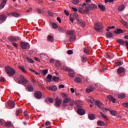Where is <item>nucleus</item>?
<instances>
[{
  "label": "nucleus",
  "instance_id": "6ab92c4d",
  "mask_svg": "<svg viewBox=\"0 0 128 128\" xmlns=\"http://www.w3.org/2000/svg\"><path fill=\"white\" fill-rule=\"evenodd\" d=\"M6 2H8V0H3L1 4H0V9L2 10L4 8V6L6 4Z\"/></svg>",
  "mask_w": 128,
  "mask_h": 128
},
{
  "label": "nucleus",
  "instance_id": "864d4df0",
  "mask_svg": "<svg viewBox=\"0 0 128 128\" xmlns=\"http://www.w3.org/2000/svg\"><path fill=\"white\" fill-rule=\"evenodd\" d=\"M61 95H62V97L64 98H68V94H64V93H62L61 94Z\"/></svg>",
  "mask_w": 128,
  "mask_h": 128
},
{
  "label": "nucleus",
  "instance_id": "c9c22d12",
  "mask_svg": "<svg viewBox=\"0 0 128 128\" xmlns=\"http://www.w3.org/2000/svg\"><path fill=\"white\" fill-rule=\"evenodd\" d=\"M50 90H52V92H56L58 88H56V86L54 85L50 87Z\"/></svg>",
  "mask_w": 128,
  "mask_h": 128
},
{
  "label": "nucleus",
  "instance_id": "13d9d810",
  "mask_svg": "<svg viewBox=\"0 0 128 128\" xmlns=\"http://www.w3.org/2000/svg\"><path fill=\"white\" fill-rule=\"evenodd\" d=\"M122 106L124 108H128V102H123L122 103Z\"/></svg>",
  "mask_w": 128,
  "mask_h": 128
},
{
  "label": "nucleus",
  "instance_id": "e433bc0d",
  "mask_svg": "<svg viewBox=\"0 0 128 128\" xmlns=\"http://www.w3.org/2000/svg\"><path fill=\"white\" fill-rule=\"evenodd\" d=\"M55 66L56 68H60L62 66V64H60V62L58 60H56V62L55 63Z\"/></svg>",
  "mask_w": 128,
  "mask_h": 128
},
{
  "label": "nucleus",
  "instance_id": "1a4fd4ad",
  "mask_svg": "<svg viewBox=\"0 0 128 128\" xmlns=\"http://www.w3.org/2000/svg\"><path fill=\"white\" fill-rule=\"evenodd\" d=\"M94 90H95L94 86L93 85H91L90 86V87L88 88H86V92L88 94H90V92H94Z\"/></svg>",
  "mask_w": 128,
  "mask_h": 128
},
{
  "label": "nucleus",
  "instance_id": "c03bdc74",
  "mask_svg": "<svg viewBox=\"0 0 128 128\" xmlns=\"http://www.w3.org/2000/svg\"><path fill=\"white\" fill-rule=\"evenodd\" d=\"M6 126H12V122H5Z\"/></svg>",
  "mask_w": 128,
  "mask_h": 128
},
{
  "label": "nucleus",
  "instance_id": "f03ea898",
  "mask_svg": "<svg viewBox=\"0 0 128 128\" xmlns=\"http://www.w3.org/2000/svg\"><path fill=\"white\" fill-rule=\"evenodd\" d=\"M103 28L104 26H102V23L98 22L95 24L94 29L98 32H102Z\"/></svg>",
  "mask_w": 128,
  "mask_h": 128
},
{
  "label": "nucleus",
  "instance_id": "f704fd0d",
  "mask_svg": "<svg viewBox=\"0 0 128 128\" xmlns=\"http://www.w3.org/2000/svg\"><path fill=\"white\" fill-rule=\"evenodd\" d=\"M106 36L108 38H112V33L110 32H107L106 33Z\"/></svg>",
  "mask_w": 128,
  "mask_h": 128
},
{
  "label": "nucleus",
  "instance_id": "3c124183",
  "mask_svg": "<svg viewBox=\"0 0 128 128\" xmlns=\"http://www.w3.org/2000/svg\"><path fill=\"white\" fill-rule=\"evenodd\" d=\"M87 60H88V58H86V57L83 56L82 58V62H86Z\"/></svg>",
  "mask_w": 128,
  "mask_h": 128
},
{
  "label": "nucleus",
  "instance_id": "58836bf2",
  "mask_svg": "<svg viewBox=\"0 0 128 128\" xmlns=\"http://www.w3.org/2000/svg\"><path fill=\"white\" fill-rule=\"evenodd\" d=\"M109 112H110L111 114H112V116H116V114L118 113L116 111L114 110L111 111L109 110Z\"/></svg>",
  "mask_w": 128,
  "mask_h": 128
},
{
  "label": "nucleus",
  "instance_id": "a19ab883",
  "mask_svg": "<svg viewBox=\"0 0 128 128\" xmlns=\"http://www.w3.org/2000/svg\"><path fill=\"white\" fill-rule=\"evenodd\" d=\"M58 31L60 32H66V30L64 28L62 27H59L58 28Z\"/></svg>",
  "mask_w": 128,
  "mask_h": 128
},
{
  "label": "nucleus",
  "instance_id": "72a5a7b5",
  "mask_svg": "<svg viewBox=\"0 0 128 128\" xmlns=\"http://www.w3.org/2000/svg\"><path fill=\"white\" fill-rule=\"evenodd\" d=\"M27 88H28V92H32V90H34V88L32 85H28L27 86Z\"/></svg>",
  "mask_w": 128,
  "mask_h": 128
},
{
  "label": "nucleus",
  "instance_id": "4d7b16f0",
  "mask_svg": "<svg viewBox=\"0 0 128 128\" xmlns=\"http://www.w3.org/2000/svg\"><path fill=\"white\" fill-rule=\"evenodd\" d=\"M89 102H91V104H94V102H95L96 104V100L92 98H90L89 100Z\"/></svg>",
  "mask_w": 128,
  "mask_h": 128
},
{
  "label": "nucleus",
  "instance_id": "ea45409f",
  "mask_svg": "<svg viewBox=\"0 0 128 128\" xmlns=\"http://www.w3.org/2000/svg\"><path fill=\"white\" fill-rule=\"evenodd\" d=\"M52 28H54V29H56L58 28V24L55 22L52 23Z\"/></svg>",
  "mask_w": 128,
  "mask_h": 128
},
{
  "label": "nucleus",
  "instance_id": "de8ad7c7",
  "mask_svg": "<svg viewBox=\"0 0 128 128\" xmlns=\"http://www.w3.org/2000/svg\"><path fill=\"white\" fill-rule=\"evenodd\" d=\"M24 114L26 118H28V112L26 111L24 112Z\"/></svg>",
  "mask_w": 128,
  "mask_h": 128
},
{
  "label": "nucleus",
  "instance_id": "f3484780",
  "mask_svg": "<svg viewBox=\"0 0 128 128\" xmlns=\"http://www.w3.org/2000/svg\"><path fill=\"white\" fill-rule=\"evenodd\" d=\"M74 81L76 84H82V80L80 77H76L74 78Z\"/></svg>",
  "mask_w": 128,
  "mask_h": 128
},
{
  "label": "nucleus",
  "instance_id": "0e129e2a",
  "mask_svg": "<svg viewBox=\"0 0 128 128\" xmlns=\"http://www.w3.org/2000/svg\"><path fill=\"white\" fill-rule=\"evenodd\" d=\"M64 12L65 14H66V16H70V12H68V10H64Z\"/></svg>",
  "mask_w": 128,
  "mask_h": 128
},
{
  "label": "nucleus",
  "instance_id": "cd10ccee",
  "mask_svg": "<svg viewBox=\"0 0 128 128\" xmlns=\"http://www.w3.org/2000/svg\"><path fill=\"white\" fill-rule=\"evenodd\" d=\"M117 42L120 44H121V46H124V44H126V41L124 42L122 39H118Z\"/></svg>",
  "mask_w": 128,
  "mask_h": 128
},
{
  "label": "nucleus",
  "instance_id": "423d86ee",
  "mask_svg": "<svg viewBox=\"0 0 128 128\" xmlns=\"http://www.w3.org/2000/svg\"><path fill=\"white\" fill-rule=\"evenodd\" d=\"M20 80H18V84H28V81L26 79L22 76H20L19 77Z\"/></svg>",
  "mask_w": 128,
  "mask_h": 128
},
{
  "label": "nucleus",
  "instance_id": "4c0bfd02",
  "mask_svg": "<svg viewBox=\"0 0 128 128\" xmlns=\"http://www.w3.org/2000/svg\"><path fill=\"white\" fill-rule=\"evenodd\" d=\"M18 68H20V70L22 72H24V74H26V69H24V68L22 66H19Z\"/></svg>",
  "mask_w": 128,
  "mask_h": 128
},
{
  "label": "nucleus",
  "instance_id": "4be33fe9",
  "mask_svg": "<svg viewBox=\"0 0 128 128\" xmlns=\"http://www.w3.org/2000/svg\"><path fill=\"white\" fill-rule=\"evenodd\" d=\"M47 82H52V76L50 75V74H48L47 76Z\"/></svg>",
  "mask_w": 128,
  "mask_h": 128
},
{
  "label": "nucleus",
  "instance_id": "69168bd1",
  "mask_svg": "<svg viewBox=\"0 0 128 128\" xmlns=\"http://www.w3.org/2000/svg\"><path fill=\"white\" fill-rule=\"evenodd\" d=\"M32 12V8H30L26 10V12Z\"/></svg>",
  "mask_w": 128,
  "mask_h": 128
},
{
  "label": "nucleus",
  "instance_id": "a18cd8bd",
  "mask_svg": "<svg viewBox=\"0 0 128 128\" xmlns=\"http://www.w3.org/2000/svg\"><path fill=\"white\" fill-rule=\"evenodd\" d=\"M26 59L29 62H30V64H34V61L32 58H30L29 57H26Z\"/></svg>",
  "mask_w": 128,
  "mask_h": 128
},
{
  "label": "nucleus",
  "instance_id": "2f4dec72",
  "mask_svg": "<svg viewBox=\"0 0 128 128\" xmlns=\"http://www.w3.org/2000/svg\"><path fill=\"white\" fill-rule=\"evenodd\" d=\"M97 124L98 126H105L106 124H104V122H102V120H99L97 122Z\"/></svg>",
  "mask_w": 128,
  "mask_h": 128
},
{
  "label": "nucleus",
  "instance_id": "5701e85b",
  "mask_svg": "<svg viewBox=\"0 0 128 128\" xmlns=\"http://www.w3.org/2000/svg\"><path fill=\"white\" fill-rule=\"evenodd\" d=\"M125 8H126V6H124V4L120 5L118 7V10L119 12H122L124 10Z\"/></svg>",
  "mask_w": 128,
  "mask_h": 128
},
{
  "label": "nucleus",
  "instance_id": "49530a36",
  "mask_svg": "<svg viewBox=\"0 0 128 128\" xmlns=\"http://www.w3.org/2000/svg\"><path fill=\"white\" fill-rule=\"evenodd\" d=\"M122 64L120 62H115V65L116 66H120Z\"/></svg>",
  "mask_w": 128,
  "mask_h": 128
},
{
  "label": "nucleus",
  "instance_id": "37998d69",
  "mask_svg": "<svg viewBox=\"0 0 128 128\" xmlns=\"http://www.w3.org/2000/svg\"><path fill=\"white\" fill-rule=\"evenodd\" d=\"M118 98H126V94H120L118 96Z\"/></svg>",
  "mask_w": 128,
  "mask_h": 128
},
{
  "label": "nucleus",
  "instance_id": "c85d7f7f",
  "mask_svg": "<svg viewBox=\"0 0 128 128\" xmlns=\"http://www.w3.org/2000/svg\"><path fill=\"white\" fill-rule=\"evenodd\" d=\"M66 33L67 34L68 36H74V30H67Z\"/></svg>",
  "mask_w": 128,
  "mask_h": 128
},
{
  "label": "nucleus",
  "instance_id": "8fccbe9b",
  "mask_svg": "<svg viewBox=\"0 0 128 128\" xmlns=\"http://www.w3.org/2000/svg\"><path fill=\"white\" fill-rule=\"evenodd\" d=\"M52 80H54V82H58V80H60V78L54 76L52 78Z\"/></svg>",
  "mask_w": 128,
  "mask_h": 128
},
{
  "label": "nucleus",
  "instance_id": "79ce46f5",
  "mask_svg": "<svg viewBox=\"0 0 128 128\" xmlns=\"http://www.w3.org/2000/svg\"><path fill=\"white\" fill-rule=\"evenodd\" d=\"M20 112H22V110L21 109L17 110L16 112V116H18V114H20Z\"/></svg>",
  "mask_w": 128,
  "mask_h": 128
},
{
  "label": "nucleus",
  "instance_id": "c756f323",
  "mask_svg": "<svg viewBox=\"0 0 128 128\" xmlns=\"http://www.w3.org/2000/svg\"><path fill=\"white\" fill-rule=\"evenodd\" d=\"M40 58L42 60H46L48 58V56H46V54H40Z\"/></svg>",
  "mask_w": 128,
  "mask_h": 128
},
{
  "label": "nucleus",
  "instance_id": "603ef678",
  "mask_svg": "<svg viewBox=\"0 0 128 128\" xmlns=\"http://www.w3.org/2000/svg\"><path fill=\"white\" fill-rule=\"evenodd\" d=\"M72 2L74 4H78L80 3V0H74Z\"/></svg>",
  "mask_w": 128,
  "mask_h": 128
},
{
  "label": "nucleus",
  "instance_id": "338daca9",
  "mask_svg": "<svg viewBox=\"0 0 128 128\" xmlns=\"http://www.w3.org/2000/svg\"><path fill=\"white\" fill-rule=\"evenodd\" d=\"M64 88V85L62 84L59 86V88Z\"/></svg>",
  "mask_w": 128,
  "mask_h": 128
},
{
  "label": "nucleus",
  "instance_id": "dca6fc26",
  "mask_svg": "<svg viewBox=\"0 0 128 128\" xmlns=\"http://www.w3.org/2000/svg\"><path fill=\"white\" fill-rule=\"evenodd\" d=\"M114 32L116 34H124L126 32L120 28H117L116 30L114 31Z\"/></svg>",
  "mask_w": 128,
  "mask_h": 128
},
{
  "label": "nucleus",
  "instance_id": "680f3d73",
  "mask_svg": "<svg viewBox=\"0 0 128 128\" xmlns=\"http://www.w3.org/2000/svg\"><path fill=\"white\" fill-rule=\"evenodd\" d=\"M45 124L46 126H50V124H52L50 123V121H46Z\"/></svg>",
  "mask_w": 128,
  "mask_h": 128
},
{
  "label": "nucleus",
  "instance_id": "bf43d9fd",
  "mask_svg": "<svg viewBox=\"0 0 128 128\" xmlns=\"http://www.w3.org/2000/svg\"><path fill=\"white\" fill-rule=\"evenodd\" d=\"M75 104H76V106H80V100H76L74 102Z\"/></svg>",
  "mask_w": 128,
  "mask_h": 128
},
{
  "label": "nucleus",
  "instance_id": "6e6552de",
  "mask_svg": "<svg viewBox=\"0 0 128 128\" xmlns=\"http://www.w3.org/2000/svg\"><path fill=\"white\" fill-rule=\"evenodd\" d=\"M62 102V100L61 99H58V97L56 98L55 106L56 108H60Z\"/></svg>",
  "mask_w": 128,
  "mask_h": 128
},
{
  "label": "nucleus",
  "instance_id": "a878e982",
  "mask_svg": "<svg viewBox=\"0 0 128 128\" xmlns=\"http://www.w3.org/2000/svg\"><path fill=\"white\" fill-rule=\"evenodd\" d=\"M76 36L74 35L69 38L68 40H69V42H74V40H76Z\"/></svg>",
  "mask_w": 128,
  "mask_h": 128
},
{
  "label": "nucleus",
  "instance_id": "5fc2aeb1",
  "mask_svg": "<svg viewBox=\"0 0 128 128\" xmlns=\"http://www.w3.org/2000/svg\"><path fill=\"white\" fill-rule=\"evenodd\" d=\"M73 18H78V14L74 12L73 14Z\"/></svg>",
  "mask_w": 128,
  "mask_h": 128
},
{
  "label": "nucleus",
  "instance_id": "774afa93",
  "mask_svg": "<svg viewBox=\"0 0 128 128\" xmlns=\"http://www.w3.org/2000/svg\"><path fill=\"white\" fill-rule=\"evenodd\" d=\"M125 44L126 46L127 50H128V41H125Z\"/></svg>",
  "mask_w": 128,
  "mask_h": 128
},
{
  "label": "nucleus",
  "instance_id": "39448f33",
  "mask_svg": "<svg viewBox=\"0 0 128 128\" xmlns=\"http://www.w3.org/2000/svg\"><path fill=\"white\" fill-rule=\"evenodd\" d=\"M78 12L83 14H88L90 12V10L88 6H85V10H82V8H78Z\"/></svg>",
  "mask_w": 128,
  "mask_h": 128
},
{
  "label": "nucleus",
  "instance_id": "aec40b11",
  "mask_svg": "<svg viewBox=\"0 0 128 128\" xmlns=\"http://www.w3.org/2000/svg\"><path fill=\"white\" fill-rule=\"evenodd\" d=\"M6 16L5 14H1L0 16V20L1 22H6Z\"/></svg>",
  "mask_w": 128,
  "mask_h": 128
},
{
  "label": "nucleus",
  "instance_id": "7c9ffc66",
  "mask_svg": "<svg viewBox=\"0 0 128 128\" xmlns=\"http://www.w3.org/2000/svg\"><path fill=\"white\" fill-rule=\"evenodd\" d=\"M11 15L14 18H18V16H20V14L16 12H11Z\"/></svg>",
  "mask_w": 128,
  "mask_h": 128
},
{
  "label": "nucleus",
  "instance_id": "a211bd4d",
  "mask_svg": "<svg viewBox=\"0 0 128 128\" xmlns=\"http://www.w3.org/2000/svg\"><path fill=\"white\" fill-rule=\"evenodd\" d=\"M54 39L52 36L48 35L47 36V41L48 42H54Z\"/></svg>",
  "mask_w": 128,
  "mask_h": 128
},
{
  "label": "nucleus",
  "instance_id": "2eb2a0df",
  "mask_svg": "<svg viewBox=\"0 0 128 128\" xmlns=\"http://www.w3.org/2000/svg\"><path fill=\"white\" fill-rule=\"evenodd\" d=\"M76 22L78 24H80V26H82V28H84L86 26V22H84V20L78 19Z\"/></svg>",
  "mask_w": 128,
  "mask_h": 128
},
{
  "label": "nucleus",
  "instance_id": "20e7f679",
  "mask_svg": "<svg viewBox=\"0 0 128 128\" xmlns=\"http://www.w3.org/2000/svg\"><path fill=\"white\" fill-rule=\"evenodd\" d=\"M20 46L22 50L30 48V44L27 42H20Z\"/></svg>",
  "mask_w": 128,
  "mask_h": 128
},
{
  "label": "nucleus",
  "instance_id": "4468645a",
  "mask_svg": "<svg viewBox=\"0 0 128 128\" xmlns=\"http://www.w3.org/2000/svg\"><path fill=\"white\" fill-rule=\"evenodd\" d=\"M107 98H108V100H110V102H113L114 104H116V100L112 97V95H109L107 96Z\"/></svg>",
  "mask_w": 128,
  "mask_h": 128
},
{
  "label": "nucleus",
  "instance_id": "6e6d98bb",
  "mask_svg": "<svg viewBox=\"0 0 128 128\" xmlns=\"http://www.w3.org/2000/svg\"><path fill=\"white\" fill-rule=\"evenodd\" d=\"M48 70H42V74L44 76H46V74H48Z\"/></svg>",
  "mask_w": 128,
  "mask_h": 128
},
{
  "label": "nucleus",
  "instance_id": "bb28decb",
  "mask_svg": "<svg viewBox=\"0 0 128 128\" xmlns=\"http://www.w3.org/2000/svg\"><path fill=\"white\" fill-rule=\"evenodd\" d=\"M98 7L100 10H102V12H105L106 11V7L104 6V5L102 4H99L98 5Z\"/></svg>",
  "mask_w": 128,
  "mask_h": 128
},
{
  "label": "nucleus",
  "instance_id": "473e14b6",
  "mask_svg": "<svg viewBox=\"0 0 128 128\" xmlns=\"http://www.w3.org/2000/svg\"><path fill=\"white\" fill-rule=\"evenodd\" d=\"M70 100H72V99H70V98H66L63 101V104H68V102H70Z\"/></svg>",
  "mask_w": 128,
  "mask_h": 128
},
{
  "label": "nucleus",
  "instance_id": "b1692460",
  "mask_svg": "<svg viewBox=\"0 0 128 128\" xmlns=\"http://www.w3.org/2000/svg\"><path fill=\"white\" fill-rule=\"evenodd\" d=\"M88 118L90 120H92L96 118V116L94 114H91L88 115Z\"/></svg>",
  "mask_w": 128,
  "mask_h": 128
},
{
  "label": "nucleus",
  "instance_id": "e2e57ef3",
  "mask_svg": "<svg viewBox=\"0 0 128 128\" xmlns=\"http://www.w3.org/2000/svg\"><path fill=\"white\" fill-rule=\"evenodd\" d=\"M48 101L49 102H54V99L52 98H48Z\"/></svg>",
  "mask_w": 128,
  "mask_h": 128
},
{
  "label": "nucleus",
  "instance_id": "9d476101",
  "mask_svg": "<svg viewBox=\"0 0 128 128\" xmlns=\"http://www.w3.org/2000/svg\"><path fill=\"white\" fill-rule=\"evenodd\" d=\"M96 104L99 108L102 109L104 108V103L102 102L100 100L96 101Z\"/></svg>",
  "mask_w": 128,
  "mask_h": 128
},
{
  "label": "nucleus",
  "instance_id": "9b49d317",
  "mask_svg": "<svg viewBox=\"0 0 128 128\" xmlns=\"http://www.w3.org/2000/svg\"><path fill=\"white\" fill-rule=\"evenodd\" d=\"M8 40L10 42H17V40H20V37H14L12 36H11L8 38Z\"/></svg>",
  "mask_w": 128,
  "mask_h": 128
},
{
  "label": "nucleus",
  "instance_id": "0eeeda50",
  "mask_svg": "<svg viewBox=\"0 0 128 128\" xmlns=\"http://www.w3.org/2000/svg\"><path fill=\"white\" fill-rule=\"evenodd\" d=\"M34 96L36 100H40L42 97V93L40 91H36L34 93Z\"/></svg>",
  "mask_w": 128,
  "mask_h": 128
},
{
  "label": "nucleus",
  "instance_id": "393cba45",
  "mask_svg": "<svg viewBox=\"0 0 128 128\" xmlns=\"http://www.w3.org/2000/svg\"><path fill=\"white\" fill-rule=\"evenodd\" d=\"M8 106H9L10 108H14L16 104L14 101H10L8 102Z\"/></svg>",
  "mask_w": 128,
  "mask_h": 128
},
{
  "label": "nucleus",
  "instance_id": "052dcab7",
  "mask_svg": "<svg viewBox=\"0 0 128 128\" xmlns=\"http://www.w3.org/2000/svg\"><path fill=\"white\" fill-rule=\"evenodd\" d=\"M68 54H74V52H72V50H68L67 52Z\"/></svg>",
  "mask_w": 128,
  "mask_h": 128
},
{
  "label": "nucleus",
  "instance_id": "ddd939ff",
  "mask_svg": "<svg viewBox=\"0 0 128 128\" xmlns=\"http://www.w3.org/2000/svg\"><path fill=\"white\" fill-rule=\"evenodd\" d=\"M77 112L80 116H84L86 114V111L82 108H80L78 110Z\"/></svg>",
  "mask_w": 128,
  "mask_h": 128
},
{
  "label": "nucleus",
  "instance_id": "f257e3e1",
  "mask_svg": "<svg viewBox=\"0 0 128 128\" xmlns=\"http://www.w3.org/2000/svg\"><path fill=\"white\" fill-rule=\"evenodd\" d=\"M5 72L8 76H12L16 74V71L10 66L5 67Z\"/></svg>",
  "mask_w": 128,
  "mask_h": 128
},
{
  "label": "nucleus",
  "instance_id": "412c9836",
  "mask_svg": "<svg viewBox=\"0 0 128 128\" xmlns=\"http://www.w3.org/2000/svg\"><path fill=\"white\" fill-rule=\"evenodd\" d=\"M124 68L122 67H120L118 69V72L119 74H122L124 72Z\"/></svg>",
  "mask_w": 128,
  "mask_h": 128
},
{
  "label": "nucleus",
  "instance_id": "09e8293b",
  "mask_svg": "<svg viewBox=\"0 0 128 128\" xmlns=\"http://www.w3.org/2000/svg\"><path fill=\"white\" fill-rule=\"evenodd\" d=\"M100 114L101 116H102V118H104V120H108V117H106V116L104 114H102V112H100Z\"/></svg>",
  "mask_w": 128,
  "mask_h": 128
},
{
  "label": "nucleus",
  "instance_id": "f8f14e48",
  "mask_svg": "<svg viewBox=\"0 0 128 128\" xmlns=\"http://www.w3.org/2000/svg\"><path fill=\"white\" fill-rule=\"evenodd\" d=\"M89 10H96V8H98V6L96 4H91L87 6Z\"/></svg>",
  "mask_w": 128,
  "mask_h": 128
},
{
  "label": "nucleus",
  "instance_id": "7ed1b4c3",
  "mask_svg": "<svg viewBox=\"0 0 128 128\" xmlns=\"http://www.w3.org/2000/svg\"><path fill=\"white\" fill-rule=\"evenodd\" d=\"M64 70L65 72H68V74L70 78H74V76H76V74L74 73V70L70 69V68L68 67H65L64 68Z\"/></svg>",
  "mask_w": 128,
  "mask_h": 128
}]
</instances>
